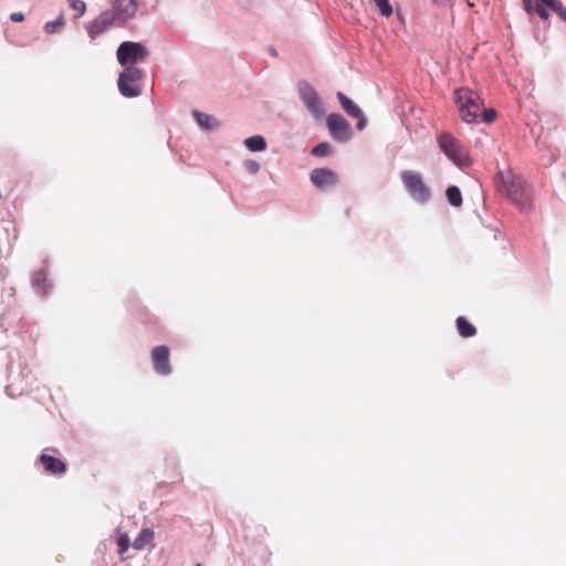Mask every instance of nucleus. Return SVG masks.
I'll return each mask as SVG.
<instances>
[{
  "instance_id": "10",
  "label": "nucleus",
  "mask_w": 566,
  "mask_h": 566,
  "mask_svg": "<svg viewBox=\"0 0 566 566\" xmlns=\"http://www.w3.org/2000/svg\"><path fill=\"white\" fill-rule=\"evenodd\" d=\"M151 363L155 374L167 377L172 374L170 363V349L166 345H159L151 349Z\"/></svg>"
},
{
  "instance_id": "22",
  "label": "nucleus",
  "mask_w": 566,
  "mask_h": 566,
  "mask_svg": "<svg viewBox=\"0 0 566 566\" xmlns=\"http://www.w3.org/2000/svg\"><path fill=\"white\" fill-rule=\"evenodd\" d=\"M154 534L151 528H143L132 543V546L137 551L145 548L148 542L154 537Z\"/></svg>"
},
{
  "instance_id": "5",
  "label": "nucleus",
  "mask_w": 566,
  "mask_h": 566,
  "mask_svg": "<svg viewBox=\"0 0 566 566\" xmlns=\"http://www.w3.org/2000/svg\"><path fill=\"white\" fill-rule=\"evenodd\" d=\"M297 95L306 111L316 120H322L325 116V107L321 96L315 87L305 80H301L296 85Z\"/></svg>"
},
{
  "instance_id": "23",
  "label": "nucleus",
  "mask_w": 566,
  "mask_h": 566,
  "mask_svg": "<svg viewBox=\"0 0 566 566\" xmlns=\"http://www.w3.org/2000/svg\"><path fill=\"white\" fill-rule=\"evenodd\" d=\"M541 4L546 6V10L555 12L564 22H566V8L560 0H541Z\"/></svg>"
},
{
  "instance_id": "16",
  "label": "nucleus",
  "mask_w": 566,
  "mask_h": 566,
  "mask_svg": "<svg viewBox=\"0 0 566 566\" xmlns=\"http://www.w3.org/2000/svg\"><path fill=\"white\" fill-rule=\"evenodd\" d=\"M15 230L14 226L9 220H0V253L9 252L12 248L13 241L17 239L10 237V231Z\"/></svg>"
},
{
  "instance_id": "8",
  "label": "nucleus",
  "mask_w": 566,
  "mask_h": 566,
  "mask_svg": "<svg viewBox=\"0 0 566 566\" xmlns=\"http://www.w3.org/2000/svg\"><path fill=\"white\" fill-rule=\"evenodd\" d=\"M326 126L331 137L337 143H347L353 136L349 122L339 113L327 115Z\"/></svg>"
},
{
  "instance_id": "28",
  "label": "nucleus",
  "mask_w": 566,
  "mask_h": 566,
  "mask_svg": "<svg viewBox=\"0 0 566 566\" xmlns=\"http://www.w3.org/2000/svg\"><path fill=\"white\" fill-rule=\"evenodd\" d=\"M70 7L76 12L75 18L78 19L84 15L86 11V3L83 0H69Z\"/></svg>"
},
{
  "instance_id": "2",
  "label": "nucleus",
  "mask_w": 566,
  "mask_h": 566,
  "mask_svg": "<svg viewBox=\"0 0 566 566\" xmlns=\"http://www.w3.org/2000/svg\"><path fill=\"white\" fill-rule=\"evenodd\" d=\"M144 71L138 66L128 65L118 74L117 88L122 96L136 98L142 95L140 82L144 78Z\"/></svg>"
},
{
  "instance_id": "12",
  "label": "nucleus",
  "mask_w": 566,
  "mask_h": 566,
  "mask_svg": "<svg viewBox=\"0 0 566 566\" xmlns=\"http://www.w3.org/2000/svg\"><path fill=\"white\" fill-rule=\"evenodd\" d=\"M336 97L344 108V111L352 117L357 119L356 128L364 130L367 126V117L365 116L361 108L343 92H337Z\"/></svg>"
},
{
  "instance_id": "18",
  "label": "nucleus",
  "mask_w": 566,
  "mask_h": 566,
  "mask_svg": "<svg viewBox=\"0 0 566 566\" xmlns=\"http://www.w3.org/2000/svg\"><path fill=\"white\" fill-rule=\"evenodd\" d=\"M455 327L458 334L463 338H471L476 334L475 326L471 322H469L464 316L457 317Z\"/></svg>"
},
{
  "instance_id": "6",
  "label": "nucleus",
  "mask_w": 566,
  "mask_h": 566,
  "mask_svg": "<svg viewBox=\"0 0 566 566\" xmlns=\"http://www.w3.org/2000/svg\"><path fill=\"white\" fill-rule=\"evenodd\" d=\"M149 55V50L142 42L124 41L116 50L117 62L124 67L128 65L137 66V64L146 61Z\"/></svg>"
},
{
  "instance_id": "3",
  "label": "nucleus",
  "mask_w": 566,
  "mask_h": 566,
  "mask_svg": "<svg viewBox=\"0 0 566 566\" xmlns=\"http://www.w3.org/2000/svg\"><path fill=\"white\" fill-rule=\"evenodd\" d=\"M440 150L458 167L471 165V159L463 146L450 134L441 133L437 137Z\"/></svg>"
},
{
  "instance_id": "26",
  "label": "nucleus",
  "mask_w": 566,
  "mask_h": 566,
  "mask_svg": "<svg viewBox=\"0 0 566 566\" xmlns=\"http://www.w3.org/2000/svg\"><path fill=\"white\" fill-rule=\"evenodd\" d=\"M64 24H65L64 17L62 14H60L55 20L45 22L43 29L46 33L53 34L59 29L64 27Z\"/></svg>"
},
{
  "instance_id": "31",
  "label": "nucleus",
  "mask_w": 566,
  "mask_h": 566,
  "mask_svg": "<svg viewBox=\"0 0 566 566\" xmlns=\"http://www.w3.org/2000/svg\"><path fill=\"white\" fill-rule=\"evenodd\" d=\"M24 18H25L24 13H22V12H13L10 14V20L12 22H22V21H24Z\"/></svg>"
},
{
  "instance_id": "29",
  "label": "nucleus",
  "mask_w": 566,
  "mask_h": 566,
  "mask_svg": "<svg viewBox=\"0 0 566 566\" xmlns=\"http://www.w3.org/2000/svg\"><path fill=\"white\" fill-rule=\"evenodd\" d=\"M244 168L250 172V174H256L260 171L261 169V166L260 164L254 160V159H247L244 160Z\"/></svg>"
},
{
  "instance_id": "32",
  "label": "nucleus",
  "mask_w": 566,
  "mask_h": 566,
  "mask_svg": "<svg viewBox=\"0 0 566 566\" xmlns=\"http://www.w3.org/2000/svg\"><path fill=\"white\" fill-rule=\"evenodd\" d=\"M270 52H271V54H272L273 56H276V54H277V53H276V51H275L274 49H271V51H270Z\"/></svg>"
},
{
  "instance_id": "13",
  "label": "nucleus",
  "mask_w": 566,
  "mask_h": 566,
  "mask_svg": "<svg viewBox=\"0 0 566 566\" xmlns=\"http://www.w3.org/2000/svg\"><path fill=\"white\" fill-rule=\"evenodd\" d=\"M117 21L114 19L111 11H104L98 17H96L92 22L85 24V29L93 40L96 35L105 32L112 25L116 24Z\"/></svg>"
},
{
  "instance_id": "20",
  "label": "nucleus",
  "mask_w": 566,
  "mask_h": 566,
  "mask_svg": "<svg viewBox=\"0 0 566 566\" xmlns=\"http://www.w3.org/2000/svg\"><path fill=\"white\" fill-rule=\"evenodd\" d=\"M244 146L252 153L264 151L268 147L266 139L262 135H253L244 139Z\"/></svg>"
},
{
  "instance_id": "24",
  "label": "nucleus",
  "mask_w": 566,
  "mask_h": 566,
  "mask_svg": "<svg viewBox=\"0 0 566 566\" xmlns=\"http://www.w3.org/2000/svg\"><path fill=\"white\" fill-rule=\"evenodd\" d=\"M373 2L381 17L389 18L392 15L394 9L390 0H373Z\"/></svg>"
},
{
  "instance_id": "30",
  "label": "nucleus",
  "mask_w": 566,
  "mask_h": 566,
  "mask_svg": "<svg viewBox=\"0 0 566 566\" xmlns=\"http://www.w3.org/2000/svg\"><path fill=\"white\" fill-rule=\"evenodd\" d=\"M496 118V112L494 108H486L482 112V120L484 123H492Z\"/></svg>"
},
{
  "instance_id": "15",
  "label": "nucleus",
  "mask_w": 566,
  "mask_h": 566,
  "mask_svg": "<svg viewBox=\"0 0 566 566\" xmlns=\"http://www.w3.org/2000/svg\"><path fill=\"white\" fill-rule=\"evenodd\" d=\"M39 462L43 465L45 472L52 475H62L67 470L64 461L46 453H41Z\"/></svg>"
},
{
  "instance_id": "17",
  "label": "nucleus",
  "mask_w": 566,
  "mask_h": 566,
  "mask_svg": "<svg viewBox=\"0 0 566 566\" xmlns=\"http://www.w3.org/2000/svg\"><path fill=\"white\" fill-rule=\"evenodd\" d=\"M192 117L200 129L205 132L212 130L220 126V122L216 117L197 109L192 111Z\"/></svg>"
},
{
  "instance_id": "21",
  "label": "nucleus",
  "mask_w": 566,
  "mask_h": 566,
  "mask_svg": "<svg viewBox=\"0 0 566 566\" xmlns=\"http://www.w3.org/2000/svg\"><path fill=\"white\" fill-rule=\"evenodd\" d=\"M448 203L454 208H459L463 203L462 192L455 185H451L446 190Z\"/></svg>"
},
{
  "instance_id": "25",
  "label": "nucleus",
  "mask_w": 566,
  "mask_h": 566,
  "mask_svg": "<svg viewBox=\"0 0 566 566\" xmlns=\"http://www.w3.org/2000/svg\"><path fill=\"white\" fill-rule=\"evenodd\" d=\"M332 151V145L327 142L318 143L311 149V155L314 157H324L329 155Z\"/></svg>"
},
{
  "instance_id": "9",
  "label": "nucleus",
  "mask_w": 566,
  "mask_h": 566,
  "mask_svg": "<svg viewBox=\"0 0 566 566\" xmlns=\"http://www.w3.org/2000/svg\"><path fill=\"white\" fill-rule=\"evenodd\" d=\"M48 262H49L48 260H44L43 268L34 271L31 274V282H30L31 289H32L33 293L40 298L48 297L54 289V283L49 277L50 273H49Z\"/></svg>"
},
{
  "instance_id": "4",
  "label": "nucleus",
  "mask_w": 566,
  "mask_h": 566,
  "mask_svg": "<svg viewBox=\"0 0 566 566\" xmlns=\"http://www.w3.org/2000/svg\"><path fill=\"white\" fill-rule=\"evenodd\" d=\"M454 102L458 105L461 118L468 123L479 122L480 105L478 95L468 87H460L454 91Z\"/></svg>"
},
{
  "instance_id": "19",
  "label": "nucleus",
  "mask_w": 566,
  "mask_h": 566,
  "mask_svg": "<svg viewBox=\"0 0 566 566\" xmlns=\"http://www.w3.org/2000/svg\"><path fill=\"white\" fill-rule=\"evenodd\" d=\"M523 7L528 14H537L542 20L549 18V12L546 10V6L541 4V0H536L535 6L532 0H523Z\"/></svg>"
},
{
  "instance_id": "1",
  "label": "nucleus",
  "mask_w": 566,
  "mask_h": 566,
  "mask_svg": "<svg viewBox=\"0 0 566 566\" xmlns=\"http://www.w3.org/2000/svg\"><path fill=\"white\" fill-rule=\"evenodd\" d=\"M497 190L520 210L531 209V191L525 180L510 171L499 172L495 177Z\"/></svg>"
},
{
  "instance_id": "14",
  "label": "nucleus",
  "mask_w": 566,
  "mask_h": 566,
  "mask_svg": "<svg viewBox=\"0 0 566 566\" xmlns=\"http://www.w3.org/2000/svg\"><path fill=\"white\" fill-rule=\"evenodd\" d=\"M310 180L317 189L324 190L337 184V176L329 168H315L310 174Z\"/></svg>"
},
{
  "instance_id": "33",
  "label": "nucleus",
  "mask_w": 566,
  "mask_h": 566,
  "mask_svg": "<svg viewBox=\"0 0 566 566\" xmlns=\"http://www.w3.org/2000/svg\"><path fill=\"white\" fill-rule=\"evenodd\" d=\"M195 566H201V564H200V563H197Z\"/></svg>"
},
{
  "instance_id": "11",
  "label": "nucleus",
  "mask_w": 566,
  "mask_h": 566,
  "mask_svg": "<svg viewBox=\"0 0 566 566\" xmlns=\"http://www.w3.org/2000/svg\"><path fill=\"white\" fill-rule=\"evenodd\" d=\"M137 12V0H115L111 13L122 25L132 20Z\"/></svg>"
},
{
  "instance_id": "27",
  "label": "nucleus",
  "mask_w": 566,
  "mask_h": 566,
  "mask_svg": "<svg viewBox=\"0 0 566 566\" xmlns=\"http://www.w3.org/2000/svg\"><path fill=\"white\" fill-rule=\"evenodd\" d=\"M116 544L118 546V554L123 555L130 546L129 536L126 533H118L116 537Z\"/></svg>"
},
{
  "instance_id": "7",
  "label": "nucleus",
  "mask_w": 566,
  "mask_h": 566,
  "mask_svg": "<svg viewBox=\"0 0 566 566\" xmlns=\"http://www.w3.org/2000/svg\"><path fill=\"white\" fill-rule=\"evenodd\" d=\"M401 181L409 197L419 205L430 201L431 191L419 172L405 170L401 172Z\"/></svg>"
}]
</instances>
